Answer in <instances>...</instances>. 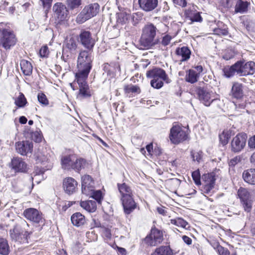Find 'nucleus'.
I'll return each instance as SVG.
<instances>
[{"mask_svg":"<svg viewBox=\"0 0 255 255\" xmlns=\"http://www.w3.org/2000/svg\"><path fill=\"white\" fill-rule=\"evenodd\" d=\"M159 32L156 27L151 23L145 24L142 29V33L139 40L140 44L145 48H148L159 43V39L156 38Z\"/></svg>","mask_w":255,"mask_h":255,"instance_id":"1","label":"nucleus"},{"mask_svg":"<svg viewBox=\"0 0 255 255\" xmlns=\"http://www.w3.org/2000/svg\"><path fill=\"white\" fill-rule=\"evenodd\" d=\"M87 164L85 159L77 158L74 154L64 155L61 157V167L65 170H73L80 173V171L85 167Z\"/></svg>","mask_w":255,"mask_h":255,"instance_id":"2","label":"nucleus"},{"mask_svg":"<svg viewBox=\"0 0 255 255\" xmlns=\"http://www.w3.org/2000/svg\"><path fill=\"white\" fill-rule=\"evenodd\" d=\"M92 59L90 51L80 52L78 57L76 75H88L92 68Z\"/></svg>","mask_w":255,"mask_h":255,"instance_id":"3","label":"nucleus"},{"mask_svg":"<svg viewBox=\"0 0 255 255\" xmlns=\"http://www.w3.org/2000/svg\"><path fill=\"white\" fill-rule=\"evenodd\" d=\"M100 5L98 3H94L85 6L76 18V21L83 23L87 20L96 16L99 12Z\"/></svg>","mask_w":255,"mask_h":255,"instance_id":"4","label":"nucleus"},{"mask_svg":"<svg viewBox=\"0 0 255 255\" xmlns=\"http://www.w3.org/2000/svg\"><path fill=\"white\" fill-rule=\"evenodd\" d=\"M169 137L172 143L178 144L187 139L188 133L182 126L174 123L170 129Z\"/></svg>","mask_w":255,"mask_h":255,"instance_id":"5","label":"nucleus"},{"mask_svg":"<svg viewBox=\"0 0 255 255\" xmlns=\"http://www.w3.org/2000/svg\"><path fill=\"white\" fill-rule=\"evenodd\" d=\"M224 75L228 78L233 77L237 75L239 76H244L245 72V61H238L234 64L226 66L223 69Z\"/></svg>","mask_w":255,"mask_h":255,"instance_id":"6","label":"nucleus"},{"mask_svg":"<svg viewBox=\"0 0 255 255\" xmlns=\"http://www.w3.org/2000/svg\"><path fill=\"white\" fill-rule=\"evenodd\" d=\"M237 194L245 211L251 212L252 209L253 198L249 190L246 188L240 187L238 189Z\"/></svg>","mask_w":255,"mask_h":255,"instance_id":"7","label":"nucleus"},{"mask_svg":"<svg viewBox=\"0 0 255 255\" xmlns=\"http://www.w3.org/2000/svg\"><path fill=\"white\" fill-rule=\"evenodd\" d=\"M88 76V75H75L79 87L78 98H87L91 96V91L86 82Z\"/></svg>","mask_w":255,"mask_h":255,"instance_id":"8","label":"nucleus"},{"mask_svg":"<svg viewBox=\"0 0 255 255\" xmlns=\"http://www.w3.org/2000/svg\"><path fill=\"white\" fill-rule=\"evenodd\" d=\"M16 42L15 35L11 31L6 29L2 30L0 36V45L5 49H8L14 46Z\"/></svg>","mask_w":255,"mask_h":255,"instance_id":"9","label":"nucleus"},{"mask_svg":"<svg viewBox=\"0 0 255 255\" xmlns=\"http://www.w3.org/2000/svg\"><path fill=\"white\" fill-rule=\"evenodd\" d=\"M196 92L199 101L206 106H209L215 100L213 93L205 87H197Z\"/></svg>","mask_w":255,"mask_h":255,"instance_id":"10","label":"nucleus"},{"mask_svg":"<svg viewBox=\"0 0 255 255\" xmlns=\"http://www.w3.org/2000/svg\"><path fill=\"white\" fill-rule=\"evenodd\" d=\"M9 234L12 241L17 244L28 243V237L30 235L27 232H23L17 226L10 230Z\"/></svg>","mask_w":255,"mask_h":255,"instance_id":"11","label":"nucleus"},{"mask_svg":"<svg viewBox=\"0 0 255 255\" xmlns=\"http://www.w3.org/2000/svg\"><path fill=\"white\" fill-rule=\"evenodd\" d=\"M24 217L29 221L38 224L39 226H43L45 224V219L42 214L34 208H28L24 212Z\"/></svg>","mask_w":255,"mask_h":255,"instance_id":"12","label":"nucleus"},{"mask_svg":"<svg viewBox=\"0 0 255 255\" xmlns=\"http://www.w3.org/2000/svg\"><path fill=\"white\" fill-rule=\"evenodd\" d=\"M247 135L245 133H238L231 141V150L234 152H239L246 145Z\"/></svg>","mask_w":255,"mask_h":255,"instance_id":"13","label":"nucleus"},{"mask_svg":"<svg viewBox=\"0 0 255 255\" xmlns=\"http://www.w3.org/2000/svg\"><path fill=\"white\" fill-rule=\"evenodd\" d=\"M146 75L147 78H159L164 80V82L167 84L171 82L165 71L160 68L156 67L147 71Z\"/></svg>","mask_w":255,"mask_h":255,"instance_id":"14","label":"nucleus"},{"mask_svg":"<svg viewBox=\"0 0 255 255\" xmlns=\"http://www.w3.org/2000/svg\"><path fill=\"white\" fill-rule=\"evenodd\" d=\"M78 39L81 44L86 49L89 51L92 50L95 45V41L92 37L90 32L86 30L81 31Z\"/></svg>","mask_w":255,"mask_h":255,"instance_id":"15","label":"nucleus"},{"mask_svg":"<svg viewBox=\"0 0 255 255\" xmlns=\"http://www.w3.org/2000/svg\"><path fill=\"white\" fill-rule=\"evenodd\" d=\"M124 212L128 215L136 208L137 205L132 198V195L121 197Z\"/></svg>","mask_w":255,"mask_h":255,"instance_id":"16","label":"nucleus"},{"mask_svg":"<svg viewBox=\"0 0 255 255\" xmlns=\"http://www.w3.org/2000/svg\"><path fill=\"white\" fill-rule=\"evenodd\" d=\"M15 148L17 153L22 155H26L32 152L33 143L29 141H19L15 143Z\"/></svg>","mask_w":255,"mask_h":255,"instance_id":"17","label":"nucleus"},{"mask_svg":"<svg viewBox=\"0 0 255 255\" xmlns=\"http://www.w3.org/2000/svg\"><path fill=\"white\" fill-rule=\"evenodd\" d=\"M215 180V176L213 173L204 174L202 176L204 190L206 193L210 192L211 190L214 187Z\"/></svg>","mask_w":255,"mask_h":255,"instance_id":"18","label":"nucleus"},{"mask_svg":"<svg viewBox=\"0 0 255 255\" xmlns=\"http://www.w3.org/2000/svg\"><path fill=\"white\" fill-rule=\"evenodd\" d=\"M11 167L16 172H26L28 167L23 159L18 157H13L11 161Z\"/></svg>","mask_w":255,"mask_h":255,"instance_id":"19","label":"nucleus"},{"mask_svg":"<svg viewBox=\"0 0 255 255\" xmlns=\"http://www.w3.org/2000/svg\"><path fill=\"white\" fill-rule=\"evenodd\" d=\"M82 192L83 194H91V192L94 187V182L92 177L85 175L81 177Z\"/></svg>","mask_w":255,"mask_h":255,"instance_id":"20","label":"nucleus"},{"mask_svg":"<svg viewBox=\"0 0 255 255\" xmlns=\"http://www.w3.org/2000/svg\"><path fill=\"white\" fill-rule=\"evenodd\" d=\"M77 186V182L72 177L65 178L63 181V188L66 193L68 195L73 194Z\"/></svg>","mask_w":255,"mask_h":255,"instance_id":"21","label":"nucleus"},{"mask_svg":"<svg viewBox=\"0 0 255 255\" xmlns=\"http://www.w3.org/2000/svg\"><path fill=\"white\" fill-rule=\"evenodd\" d=\"M53 10L55 14L60 20H64L68 14L66 6L62 2L55 3L53 7Z\"/></svg>","mask_w":255,"mask_h":255,"instance_id":"22","label":"nucleus"},{"mask_svg":"<svg viewBox=\"0 0 255 255\" xmlns=\"http://www.w3.org/2000/svg\"><path fill=\"white\" fill-rule=\"evenodd\" d=\"M139 7L145 12L154 9L157 6L158 0H138Z\"/></svg>","mask_w":255,"mask_h":255,"instance_id":"23","label":"nucleus"},{"mask_svg":"<svg viewBox=\"0 0 255 255\" xmlns=\"http://www.w3.org/2000/svg\"><path fill=\"white\" fill-rule=\"evenodd\" d=\"M243 87L242 83L234 82L233 84L230 95L236 99L242 98L244 96Z\"/></svg>","mask_w":255,"mask_h":255,"instance_id":"24","label":"nucleus"},{"mask_svg":"<svg viewBox=\"0 0 255 255\" xmlns=\"http://www.w3.org/2000/svg\"><path fill=\"white\" fill-rule=\"evenodd\" d=\"M244 180L251 185H255V169L250 168L245 170L242 174Z\"/></svg>","mask_w":255,"mask_h":255,"instance_id":"25","label":"nucleus"},{"mask_svg":"<svg viewBox=\"0 0 255 255\" xmlns=\"http://www.w3.org/2000/svg\"><path fill=\"white\" fill-rule=\"evenodd\" d=\"M72 224L77 227L83 226L86 223L85 216L79 212L73 214L71 217Z\"/></svg>","mask_w":255,"mask_h":255,"instance_id":"26","label":"nucleus"},{"mask_svg":"<svg viewBox=\"0 0 255 255\" xmlns=\"http://www.w3.org/2000/svg\"><path fill=\"white\" fill-rule=\"evenodd\" d=\"M175 52L177 56L181 57V61H187L190 57L191 51L187 46L177 48Z\"/></svg>","mask_w":255,"mask_h":255,"instance_id":"27","label":"nucleus"},{"mask_svg":"<svg viewBox=\"0 0 255 255\" xmlns=\"http://www.w3.org/2000/svg\"><path fill=\"white\" fill-rule=\"evenodd\" d=\"M249 3L247 1L238 0L235 6V13H244L247 12Z\"/></svg>","mask_w":255,"mask_h":255,"instance_id":"28","label":"nucleus"},{"mask_svg":"<svg viewBox=\"0 0 255 255\" xmlns=\"http://www.w3.org/2000/svg\"><path fill=\"white\" fill-rule=\"evenodd\" d=\"M80 206L89 212H94L97 209V203L94 200L81 201Z\"/></svg>","mask_w":255,"mask_h":255,"instance_id":"29","label":"nucleus"},{"mask_svg":"<svg viewBox=\"0 0 255 255\" xmlns=\"http://www.w3.org/2000/svg\"><path fill=\"white\" fill-rule=\"evenodd\" d=\"M20 65L21 69L25 75L29 76L32 73V66L30 62L26 60H22Z\"/></svg>","mask_w":255,"mask_h":255,"instance_id":"30","label":"nucleus"},{"mask_svg":"<svg viewBox=\"0 0 255 255\" xmlns=\"http://www.w3.org/2000/svg\"><path fill=\"white\" fill-rule=\"evenodd\" d=\"M151 255H173V251L169 246H161L156 248Z\"/></svg>","mask_w":255,"mask_h":255,"instance_id":"31","label":"nucleus"},{"mask_svg":"<svg viewBox=\"0 0 255 255\" xmlns=\"http://www.w3.org/2000/svg\"><path fill=\"white\" fill-rule=\"evenodd\" d=\"M118 187L121 195V197H123L126 196L132 195V193L130 187L125 183L122 184L118 183Z\"/></svg>","mask_w":255,"mask_h":255,"instance_id":"32","label":"nucleus"},{"mask_svg":"<svg viewBox=\"0 0 255 255\" xmlns=\"http://www.w3.org/2000/svg\"><path fill=\"white\" fill-rule=\"evenodd\" d=\"M199 77L195 69H190L186 75L185 79L187 82L193 84L197 81Z\"/></svg>","mask_w":255,"mask_h":255,"instance_id":"33","label":"nucleus"},{"mask_svg":"<svg viewBox=\"0 0 255 255\" xmlns=\"http://www.w3.org/2000/svg\"><path fill=\"white\" fill-rule=\"evenodd\" d=\"M234 134V133L232 132V130L231 129L224 130L222 134L219 135L220 140L222 144L223 145L227 144L231 136Z\"/></svg>","mask_w":255,"mask_h":255,"instance_id":"34","label":"nucleus"},{"mask_svg":"<svg viewBox=\"0 0 255 255\" xmlns=\"http://www.w3.org/2000/svg\"><path fill=\"white\" fill-rule=\"evenodd\" d=\"M9 251V247L7 241L5 239L0 237V254L7 255Z\"/></svg>","mask_w":255,"mask_h":255,"instance_id":"35","label":"nucleus"},{"mask_svg":"<svg viewBox=\"0 0 255 255\" xmlns=\"http://www.w3.org/2000/svg\"><path fill=\"white\" fill-rule=\"evenodd\" d=\"M245 69L246 71L244 73V76L253 75L255 73V63L253 61L245 62Z\"/></svg>","mask_w":255,"mask_h":255,"instance_id":"36","label":"nucleus"},{"mask_svg":"<svg viewBox=\"0 0 255 255\" xmlns=\"http://www.w3.org/2000/svg\"><path fill=\"white\" fill-rule=\"evenodd\" d=\"M27 103L24 95L20 93L19 96L15 99L14 104L18 108H23Z\"/></svg>","mask_w":255,"mask_h":255,"instance_id":"37","label":"nucleus"},{"mask_svg":"<svg viewBox=\"0 0 255 255\" xmlns=\"http://www.w3.org/2000/svg\"><path fill=\"white\" fill-rule=\"evenodd\" d=\"M150 234L157 244H160L162 241V233L159 230L156 229H152Z\"/></svg>","mask_w":255,"mask_h":255,"instance_id":"38","label":"nucleus"},{"mask_svg":"<svg viewBox=\"0 0 255 255\" xmlns=\"http://www.w3.org/2000/svg\"><path fill=\"white\" fill-rule=\"evenodd\" d=\"M170 223L178 227H181L183 228L187 229L189 228V224L187 222L180 218H177L174 219H171Z\"/></svg>","mask_w":255,"mask_h":255,"instance_id":"39","label":"nucleus"},{"mask_svg":"<svg viewBox=\"0 0 255 255\" xmlns=\"http://www.w3.org/2000/svg\"><path fill=\"white\" fill-rule=\"evenodd\" d=\"M151 78L152 79L150 81V85L153 88L159 89L163 87L164 80L159 78Z\"/></svg>","mask_w":255,"mask_h":255,"instance_id":"40","label":"nucleus"},{"mask_svg":"<svg viewBox=\"0 0 255 255\" xmlns=\"http://www.w3.org/2000/svg\"><path fill=\"white\" fill-rule=\"evenodd\" d=\"M103 70L107 72L108 75L113 76L116 72V69L113 66V63L111 64L105 63L103 65Z\"/></svg>","mask_w":255,"mask_h":255,"instance_id":"41","label":"nucleus"},{"mask_svg":"<svg viewBox=\"0 0 255 255\" xmlns=\"http://www.w3.org/2000/svg\"><path fill=\"white\" fill-rule=\"evenodd\" d=\"M66 47L71 52H75L77 49V43L75 40L73 38H70L68 40L66 43Z\"/></svg>","mask_w":255,"mask_h":255,"instance_id":"42","label":"nucleus"},{"mask_svg":"<svg viewBox=\"0 0 255 255\" xmlns=\"http://www.w3.org/2000/svg\"><path fill=\"white\" fill-rule=\"evenodd\" d=\"M91 194H85L86 196H89L95 199L97 202H100L102 198V192L100 190L95 191L94 187L93 188Z\"/></svg>","mask_w":255,"mask_h":255,"instance_id":"43","label":"nucleus"},{"mask_svg":"<svg viewBox=\"0 0 255 255\" xmlns=\"http://www.w3.org/2000/svg\"><path fill=\"white\" fill-rule=\"evenodd\" d=\"M81 0H67V4L71 9L78 8L81 4Z\"/></svg>","mask_w":255,"mask_h":255,"instance_id":"44","label":"nucleus"},{"mask_svg":"<svg viewBox=\"0 0 255 255\" xmlns=\"http://www.w3.org/2000/svg\"><path fill=\"white\" fill-rule=\"evenodd\" d=\"M38 102L43 106H47L49 104V101L46 95L43 93H39L37 95Z\"/></svg>","mask_w":255,"mask_h":255,"instance_id":"45","label":"nucleus"},{"mask_svg":"<svg viewBox=\"0 0 255 255\" xmlns=\"http://www.w3.org/2000/svg\"><path fill=\"white\" fill-rule=\"evenodd\" d=\"M192 177L196 185H201V176L198 170H195L192 172Z\"/></svg>","mask_w":255,"mask_h":255,"instance_id":"46","label":"nucleus"},{"mask_svg":"<svg viewBox=\"0 0 255 255\" xmlns=\"http://www.w3.org/2000/svg\"><path fill=\"white\" fill-rule=\"evenodd\" d=\"M124 90L126 93H139L140 89L137 86L128 85L125 86Z\"/></svg>","mask_w":255,"mask_h":255,"instance_id":"47","label":"nucleus"},{"mask_svg":"<svg viewBox=\"0 0 255 255\" xmlns=\"http://www.w3.org/2000/svg\"><path fill=\"white\" fill-rule=\"evenodd\" d=\"M214 33L218 35L225 36L228 35V31L226 26H224L222 28H216L214 30Z\"/></svg>","mask_w":255,"mask_h":255,"instance_id":"48","label":"nucleus"},{"mask_svg":"<svg viewBox=\"0 0 255 255\" xmlns=\"http://www.w3.org/2000/svg\"><path fill=\"white\" fill-rule=\"evenodd\" d=\"M102 234L104 238L106 240H110L112 237V234L110 229L106 227L102 228Z\"/></svg>","mask_w":255,"mask_h":255,"instance_id":"49","label":"nucleus"},{"mask_svg":"<svg viewBox=\"0 0 255 255\" xmlns=\"http://www.w3.org/2000/svg\"><path fill=\"white\" fill-rule=\"evenodd\" d=\"M53 0H40L43 8L45 11H48L51 6Z\"/></svg>","mask_w":255,"mask_h":255,"instance_id":"50","label":"nucleus"},{"mask_svg":"<svg viewBox=\"0 0 255 255\" xmlns=\"http://www.w3.org/2000/svg\"><path fill=\"white\" fill-rule=\"evenodd\" d=\"M235 56L234 52L232 50H227L225 51L223 58L226 60H229L233 58Z\"/></svg>","mask_w":255,"mask_h":255,"instance_id":"51","label":"nucleus"},{"mask_svg":"<svg viewBox=\"0 0 255 255\" xmlns=\"http://www.w3.org/2000/svg\"><path fill=\"white\" fill-rule=\"evenodd\" d=\"M144 242L147 245L150 246H155L157 245L156 243H155V241H154L152 237L150 234L146 237V238L144 239Z\"/></svg>","mask_w":255,"mask_h":255,"instance_id":"52","label":"nucleus"},{"mask_svg":"<svg viewBox=\"0 0 255 255\" xmlns=\"http://www.w3.org/2000/svg\"><path fill=\"white\" fill-rule=\"evenodd\" d=\"M172 38L170 35L168 34L165 35L162 37L161 41H160L159 43L164 46H167L169 44Z\"/></svg>","mask_w":255,"mask_h":255,"instance_id":"53","label":"nucleus"},{"mask_svg":"<svg viewBox=\"0 0 255 255\" xmlns=\"http://www.w3.org/2000/svg\"><path fill=\"white\" fill-rule=\"evenodd\" d=\"M75 202L65 201L63 203V204L62 205H59L60 207H61V209H60V210H61L62 211L65 212L67 210L68 208L72 206L73 204Z\"/></svg>","mask_w":255,"mask_h":255,"instance_id":"54","label":"nucleus"},{"mask_svg":"<svg viewBox=\"0 0 255 255\" xmlns=\"http://www.w3.org/2000/svg\"><path fill=\"white\" fill-rule=\"evenodd\" d=\"M201 152H191V156L194 161H197L199 162L201 159Z\"/></svg>","mask_w":255,"mask_h":255,"instance_id":"55","label":"nucleus"},{"mask_svg":"<svg viewBox=\"0 0 255 255\" xmlns=\"http://www.w3.org/2000/svg\"><path fill=\"white\" fill-rule=\"evenodd\" d=\"M218 251L220 255H229L230 252L227 249L225 248L222 246H218L217 247Z\"/></svg>","mask_w":255,"mask_h":255,"instance_id":"56","label":"nucleus"},{"mask_svg":"<svg viewBox=\"0 0 255 255\" xmlns=\"http://www.w3.org/2000/svg\"><path fill=\"white\" fill-rule=\"evenodd\" d=\"M48 54V48L47 46H44L41 48L39 50V54L41 57H44L47 56Z\"/></svg>","mask_w":255,"mask_h":255,"instance_id":"57","label":"nucleus"},{"mask_svg":"<svg viewBox=\"0 0 255 255\" xmlns=\"http://www.w3.org/2000/svg\"><path fill=\"white\" fill-rule=\"evenodd\" d=\"M45 167H47L46 169H44V167L42 168H39L38 167H37L35 170V176L43 174L44 173L45 170L50 169L51 167V165H49L48 166H45Z\"/></svg>","mask_w":255,"mask_h":255,"instance_id":"58","label":"nucleus"},{"mask_svg":"<svg viewBox=\"0 0 255 255\" xmlns=\"http://www.w3.org/2000/svg\"><path fill=\"white\" fill-rule=\"evenodd\" d=\"M33 139L37 142H39L42 140V136L38 132H35L32 134Z\"/></svg>","mask_w":255,"mask_h":255,"instance_id":"59","label":"nucleus"},{"mask_svg":"<svg viewBox=\"0 0 255 255\" xmlns=\"http://www.w3.org/2000/svg\"><path fill=\"white\" fill-rule=\"evenodd\" d=\"M174 4L181 7H184L186 5V0H173Z\"/></svg>","mask_w":255,"mask_h":255,"instance_id":"60","label":"nucleus"},{"mask_svg":"<svg viewBox=\"0 0 255 255\" xmlns=\"http://www.w3.org/2000/svg\"><path fill=\"white\" fill-rule=\"evenodd\" d=\"M192 20L196 22H201L202 20V18L199 12L195 13L192 18Z\"/></svg>","mask_w":255,"mask_h":255,"instance_id":"61","label":"nucleus"},{"mask_svg":"<svg viewBox=\"0 0 255 255\" xmlns=\"http://www.w3.org/2000/svg\"><path fill=\"white\" fill-rule=\"evenodd\" d=\"M248 145L250 148H255V135L249 139Z\"/></svg>","mask_w":255,"mask_h":255,"instance_id":"62","label":"nucleus"},{"mask_svg":"<svg viewBox=\"0 0 255 255\" xmlns=\"http://www.w3.org/2000/svg\"><path fill=\"white\" fill-rule=\"evenodd\" d=\"M193 69H195V70L196 73L199 76L200 75V74L203 72V67L202 66H201V65L196 66Z\"/></svg>","mask_w":255,"mask_h":255,"instance_id":"63","label":"nucleus"},{"mask_svg":"<svg viewBox=\"0 0 255 255\" xmlns=\"http://www.w3.org/2000/svg\"><path fill=\"white\" fill-rule=\"evenodd\" d=\"M182 239L184 242L188 245H190L192 244V239L186 236H183Z\"/></svg>","mask_w":255,"mask_h":255,"instance_id":"64","label":"nucleus"}]
</instances>
